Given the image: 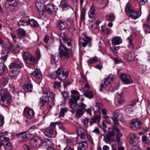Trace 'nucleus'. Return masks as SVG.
<instances>
[{
	"instance_id": "e2e57ef3",
	"label": "nucleus",
	"mask_w": 150,
	"mask_h": 150,
	"mask_svg": "<svg viewBox=\"0 0 150 150\" xmlns=\"http://www.w3.org/2000/svg\"><path fill=\"white\" fill-rule=\"evenodd\" d=\"M107 135L112 139V137L115 136V134L114 132L113 131H112L109 132Z\"/></svg>"
},
{
	"instance_id": "393cba45",
	"label": "nucleus",
	"mask_w": 150,
	"mask_h": 150,
	"mask_svg": "<svg viewBox=\"0 0 150 150\" xmlns=\"http://www.w3.org/2000/svg\"><path fill=\"white\" fill-rule=\"evenodd\" d=\"M112 44L114 45H118L122 42V39L119 37H115L113 38L112 40Z\"/></svg>"
},
{
	"instance_id": "f3484780",
	"label": "nucleus",
	"mask_w": 150,
	"mask_h": 150,
	"mask_svg": "<svg viewBox=\"0 0 150 150\" xmlns=\"http://www.w3.org/2000/svg\"><path fill=\"white\" fill-rule=\"evenodd\" d=\"M55 6L52 3H49L45 6L44 8V11H45L50 14H52L55 11Z\"/></svg>"
},
{
	"instance_id": "ea45409f",
	"label": "nucleus",
	"mask_w": 150,
	"mask_h": 150,
	"mask_svg": "<svg viewBox=\"0 0 150 150\" xmlns=\"http://www.w3.org/2000/svg\"><path fill=\"white\" fill-rule=\"evenodd\" d=\"M6 66L2 63H0V75H1L4 72Z\"/></svg>"
},
{
	"instance_id": "473e14b6",
	"label": "nucleus",
	"mask_w": 150,
	"mask_h": 150,
	"mask_svg": "<svg viewBox=\"0 0 150 150\" xmlns=\"http://www.w3.org/2000/svg\"><path fill=\"white\" fill-rule=\"evenodd\" d=\"M28 24L33 27H38V23L33 19H29L28 21Z\"/></svg>"
},
{
	"instance_id": "774afa93",
	"label": "nucleus",
	"mask_w": 150,
	"mask_h": 150,
	"mask_svg": "<svg viewBox=\"0 0 150 150\" xmlns=\"http://www.w3.org/2000/svg\"><path fill=\"white\" fill-rule=\"evenodd\" d=\"M68 30L69 31L71 32L74 33H76V30L73 25H71V27L69 28Z\"/></svg>"
},
{
	"instance_id": "2eb2a0df",
	"label": "nucleus",
	"mask_w": 150,
	"mask_h": 150,
	"mask_svg": "<svg viewBox=\"0 0 150 150\" xmlns=\"http://www.w3.org/2000/svg\"><path fill=\"white\" fill-rule=\"evenodd\" d=\"M47 137L50 138H54L56 136L57 132L55 130H52L50 128H47L44 132Z\"/></svg>"
},
{
	"instance_id": "c03bdc74",
	"label": "nucleus",
	"mask_w": 150,
	"mask_h": 150,
	"mask_svg": "<svg viewBox=\"0 0 150 150\" xmlns=\"http://www.w3.org/2000/svg\"><path fill=\"white\" fill-rule=\"evenodd\" d=\"M86 11L83 8L81 10V18L82 21H84L85 19Z\"/></svg>"
},
{
	"instance_id": "c756f323",
	"label": "nucleus",
	"mask_w": 150,
	"mask_h": 150,
	"mask_svg": "<svg viewBox=\"0 0 150 150\" xmlns=\"http://www.w3.org/2000/svg\"><path fill=\"white\" fill-rule=\"evenodd\" d=\"M38 126L39 125H32L29 128L28 130L29 131L31 132H34L36 131L37 132L35 133V134H37V132H40V129L38 128Z\"/></svg>"
},
{
	"instance_id": "cd10ccee",
	"label": "nucleus",
	"mask_w": 150,
	"mask_h": 150,
	"mask_svg": "<svg viewBox=\"0 0 150 150\" xmlns=\"http://www.w3.org/2000/svg\"><path fill=\"white\" fill-rule=\"evenodd\" d=\"M135 57L134 53L132 52H129L127 54L126 58L129 61H133Z\"/></svg>"
},
{
	"instance_id": "6e6552de",
	"label": "nucleus",
	"mask_w": 150,
	"mask_h": 150,
	"mask_svg": "<svg viewBox=\"0 0 150 150\" xmlns=\"http://www.w3.org/2000/svg\"><path fill=\"white\" fill-rule=\"evenodd\" d=\"M83 35L85 38H84L81 37L79 38V45L84 47L86 46L87 44L89 47H91L92 44L91 42L92 40L91 38L86 36L84 33H83Z\"/></svg>"
},
{
	"instance_id": "0eeeda50",
	"label": "nucleus",
	"mask_w": 150,
	"mask_h": 150,
	"mask_svg": "<svg viewBox=\"0 0 150 150\" xmlns=\"http://www.w3.org/2000/svg\"><path fill=\"white\" fill-rule=\"evenodd\" d=\"M69 72L67 71H65L62 68H58L56 71V76L61 81L64 80L68 76Z\"/></svg>"
},
{
	"instance_id": "2f4dec72",
	"label": "nucleus",
	"mask_w": 150,
	"mask_h": 150,
	"mask_svg": "<svg viewBox=\"0 0 150 150\" xmlns=\"http://www.w3.org/2000/svg\"><path fill=\"white\" fill-rule=\"evenodd\" d=\"M105 18L108 21L112 22L114 21L115 16L113 13H110L107 14Z\"/></svg>"
},
{
	"instance_id": "412c9836",
	"label": "nucleus",
	"mask_w": 150,
	"mask_h": 150,
	"mask_svg": "<svg viewBox=\"0 0 150 150\" xmlns=\"http://www.w3.org/2000/svg\"><path fill=\"white\" fill-rule=\"evenodd\" d=\"M60 6L62 9L63 10H66L71 8L70 6L68 4L66 0H61L60 2Z\"/></svg>"
},
{
	"instance_id": "69168bd1",
	"label": "nucleus",
	"mask_w": 150,
	"mask_h": 150,
	"mask_svg": "<svg viewBox=\"0 0 150 150\" xmlns=\"http://www.w3.org/2000/svg\"><path fill=\"white\" fill-rule=\"evenodd\" d=\"M4 123V117L0 115V126H2Z\"/></svg>"
},
{
	"instance_id": "bf43d9fd",
	"label": "nucleus",
	"mask_w": 150,
	"mask_h": 150,
	"mask_svg": "<svg viewBox=\"0 0 150 150\" xmlns=\"http://www.w3.org/2000/svg\"><path fill=\"white\" fill-rule=\"evenodd\" d=\"M67 109L66 108H62L61 109L60 114L62 116H63L65 113L67 112Z\"/></svg>"
},
{
	"instance_id": "09e8293b",
	"label": "nucleus",
	"mask_w": 150,
	"mask_h": 150,
	"mask_svg": "<svg viewBox=\"0 0 150 150\" xmlns=\"http://www.w3.org/2000/svg\"><path fill=\"white\" fill-rule=\"evenodd\" d=\"M53 86L54 88L58 89L61 86L60 83L59 82L55 81L53 83Z\"/></svg>"
},
{
	"instance_id": "4d7b16f0",
	"label": "nucleus",
	"mask_w": 150,
	"mask_h": 150,
	"mask_svg": "<svg viewBox=\"0 0 150 150\" xmlns=\"http://www.w3.org/2000/svg\"><path fill=\"white\" fill-rule=\"evenodd\" d=\"M111 139L110 138V137H109L106 135V137H104L103 140L106 143L108 144L110 143V141Z\"/></svg>"
},
{
	"instance_id": "72a5a7b5",
	"label": "nucleus",
	"mask_w": 150,
	"mask_h": 150,
	"mask_svg": "<svg viewBox=\"0 0 150 150\" xmlns=\"http://www.w3.org/2000/svg\"><path fill=\"white\" fill-rule=\"evenodd\" d=\"M23 88L26 92L31 91L33 89V86L32 85L29 83H27L24 85Z\"/></svg>"
},
{
	"instance_id": "603ef678",
	"label": "nucleus",
	"mask_w": 150,
	"mask_h": 150,
	"mask_svg": "<svg viewBox=\"0 0 150 150\" xmlns=\"http://www.w3.org/2000/svg\"><path fill=\"white\" fill-rule=\"evenodd\" d=\"M5 149H7L9 150H11L13 149V146L11 143L9 142L5 146Z\"/></svg>"
},
{
	"instance_id": "37998d69",
	"label": "nucleus",
	"mask_w": 150,
	"mask_h": 150,
	"mask_svg": "<svg viewBox=\"0 0 150 150\" xmlns=\"http://www.w3.org/2000/svg\"><path fill=\"white\" fill-rule=\"evenodd\" d=\"M28 139V138L27 137V135L25 133V134H23V137H22L21 139H20L19 142H26L27 141Z\"/></svg>"
},
{
	"instance_id": "a878e982",
	"label": "nucleus",
	"mask_w": 150,
	"mask_h": 150,
	"mask_svg": "<svg viewBox=\"0 0 150 150\" xmlns=\"http://www.w3.org/2000/svg\"><path fill=\"white\" fill-rule=\"evenodd\" d=\"M16 33L20 38L24 37L26 35L25 31L23 29L19 28L16 30Z\"/></svg>"
},
{
	"instance_id": "49530a36",
	"label": "nucleus",
	"mask_w": 150,
	"mask_h": 150,
	"mask_svg": "<svg viewBox=\"0 0 150 150\" xmlns=\"http://www.w3.org/2000/svg\"><path fill=\"white\" fill-rule=\"evenodd\" d=\"M58 124L57 122H51L50 126L48 128H50V129H52V130H55L54 129L56 127V125Z\"/></svg>"
},
{
	"instance_id": "864d4df0",
	"label": "nucleus",
	"mask_w": 150,
	"mask_h": 150,
	"mask_svg": "<svg viewBox=\"0 0 150 150\" xmlns=\"http://www.w3.org/2000/svg\"><path fill=\"white\" fill-rule=\"evenodd\" d=\"M0 140L1 141H8L10 139L9 138L6 137L4 135H1L0 136Z\"/></svg>"
},
{
	"instance_id": "3c124183",
	"label": "nucleus",
	"mask_w": 150,
	"mask_h": 150,
	"mask_svg": "<svg viewBox=\"0 0 150 150\" xmlns=\"http://www.w3.org/2000/svg\"><path fill=\"white\" fill-rule=\"evenodd\" d=\"M11 91V93H13V94L14 95L16 94L17 95H18L19 96V94H24V93L23 92H18L15 90V89L13 87V88H12Z\"/></svg>"
},
{
	"instance_id": "aec40b11",
	"label": "nucleus",
	"mask_w": 150,
	"mask_h": 150,
	"mask_svg": "<svg viewBox=\"0 0 150 150\" xmlns=\"http://www.w3.org/2000/svg\"><path fill=\"white\" fill-rule=\"evenodd\" d=\"M30 74L35 77L38 79H41L42 78V76L40 70L36 69L33 71Z\"/></svg>"
},
{
	"instance_id": "6ab92c4d",
	"label": "nucleus",
	"mask_w": 150,
	"mask_h": 150,
	"mask_svg": "<svg viewBox=\"0 0 150 150\" xmlns=\"http://www.w3.org/2000/svg\"><path fill=\"white\" fill-rule=\"evenodd\" d=\"M95 6L93 4L90 8L89 11L88 13L89 18H91L92 20L91 21H93L95 19L94 16H93L95 14Z\"/></svg>"
},
{
	"instance_id": "7ed1b4c3",
	"label": "nucleus",
	"mask_w": 150,
	"mask_h": 150,
	"mask_svg": "<svg viewBox=\"0 0 150 150\" xmlns=\"http://www.w3.org/2000/svg\"><path fill=\"white\" fill-rule=\"evenodd\" d=\"M11 99V97L9 96L7 92L4 90L0 91V103L4 106H8Z\"/></svg>"
},
{
	"instance_id": "1a4fd4ad",
	"label": "nucleus",
	"mask_w": 150,
	"mask_h": 150,
	"mask_svg": "<svg viewBox=\"0 0 150 150\" xmlns=\"http://www.w3.org/2000/svg\"><path fill=\"white\" fill-rule=\"evenodd\" d=\"M113 81V78L112 77L108 76L104 79L103 83L100 84L99 90L100 92H103L105 88L108 87L110 85Z\"/></svg>"
},
{
	"instance_id": "f704fd0d",
	"label": "nucleus",
	"mask_w": 150,
	"mask_h": 150,
	"mask_svg": "<svg viewBox=\"0 0 150 150\" xmlns=\"http://www.w3.org/2000/svg\"><path fill=\"white\" fill-rule=\"evenodd\" d=\"M83 95L90 99L93 97V93L91 91H87L84 93Z\"/></svg>"
},
{
	"instance_id": "20e7f679",
	"label": "nucleus",
	"mask_w": 150,
	"mask_h": 150,
	"mask_svg": "<svg viewBox=\"0 0 150 150\" xmlns=\"http://www.w3.org/2000/svg\"><path fill=\"white\" fill-rule=\"evenodd\" d=\"M125 11L127 16H129L133 19H136L138 18L140 16L138 11H136L133 10L131 7V6L129 3H127L126 5L125 8Z\"/></svg>"
},
{
	"instance_id": "5fc2aeb1",
	"label": "nucleus",
	"mask_w": 150,
	"mask_h": 150,
	"mask_svg": "<svg viewBox=\"0 0 150 150\" xmlns=\"http://www.w3.org/2000/svg\"><path fill=\"white\" fill-rule=\"evenodd\" d=\"M119 49V47H112L110 48L111 51L116 53H118Z\"/></svg>"
},
{
	"instance_id": "dca6fc26",
	"label": "nucleus",
	"mask_w": 150,
	"mask_h": 150,
	"mask_svg": "<svg viewBox=\"0 0 150 150\" xmlns=\"http://www.w3.org/2000/svg\"><path fill=\"white\" fill-rule=\"evenodd\" d=\"M141 122L136 119L133 120L130 124V126L132 129L137 130L139 129L140 127Z\"/></svg>"
},
{
	"instance_id": "f03ea898",
	"label": "nucleus",
	"mask_w": 150,
	"mask_h": 150,
	"mask_svg": "<svg viewBox=\"0 0 150 150\" xmlns=\"http://www.w3.org/2000/svg\"><path fill=\"white\" fill-rule=\"evenodd\" d=\"M43 93L47 96H43L40 97L39 103L40 106L42 107L46 104H49L50 107L52 108V106L54 104V94L47 90H43Z\"/></svg>"
},
{
	"instance_id": "0e129e2a",
	"label": "nucleus",
	"mask_w": 150,
	"mask_h": 150,
	"mask_svg": "<svg viewBox=\"0 0 150 150\" xmlns=\"http://www.w3.org/2000/svg\"><path fill=\"white\" fill-rule=\"evenodd\" d=\"M93 132L97 134H100V132L98 128L97 127H95L93 131Z\"/></svg>"
},
{
	"instance_id": "a19ab883",
	"label": "nucleus",
	"mask_w": 150,
	"mask_h": 150,
	"mask_svg": "<svg viewBox=\"0 0 150 150\" xmlns=\"http://www.w3.org/2000/svg\"><path fill=\"white\" fill-rule=\"evenodd\" d=\"M101 31L106 34H109L111 32V30L107 27L102 26Z\"/></svg>"
},
{
	"instance_id": "a211bd4d",
	"label": "nucleus",
	"mask_w": 150,
	"mask_h": 150,
	"mask_svg": "<svg viewBox=\"0 0 150 150\" xmlns=\"http://www.w3.org/2000/svg\"><path fill=\"white\" fill-rule=\"evenodd\" d=\"M23 66V64L18 60L16 61L11 63L9 67L10 68L13 69L14 68L20 69Z\"/></svg>"
},
{
	"instance_id": "680f3d73",
	"label": "nucleus",
	"mask_w": 150,
	"mask_h": 150,
	"mask_svg": "<svg viewBox=\"0 0 150 150\" xmlns=\"http://www.w3.org/2000/svg\"><path fill=\"white\" fill-rule=\"evenodd\" d=\"M0 44L3 48L6 47V44L1 38H0Z\"/></svg>"
},
{
	"instance_id": "5701e85b",
	"label": "nucleus",
	"mask_w": 150,
	"mask_h": 150,
	"mask_svg": "<svg viewBox=\"0 0 150 150\" xmlns=\"http://www.w3.org/2000/svg\"><path fill=\"white\" fill-rule=\"evenodd\" d=\"M128 139L130 143L134 145L136 144L137 136L135 134H130L128 137Z\"/></svg>"
},
{
	"instance_id": "8fccbe9b",
	"label": "nucleus",
	"mask_w": 150,
	"mask_h": 150,
	"mask_svg": "<svg viewBox=\"0 0 150 150\" xmlns=\"http://www.w3.org/2000/svg\"><path fill=\"white\" fill-rule=\"evenodd\" d=\"M111 58L113 60L115 64H120L122 62V60L121 59H119L117 58H114L113 57H111Z\"/></svg>"
},
{
	"instance_id": "ddd939ff",
	"label": "nucleus",
	"mask_w": 150,
	"mask_h": 150,
	"mask_svg": "<svg viewBox=\"0 0 150 150\" xmlns=\"http://www.w3.org/2000/svg\"><path fill=\"white\" fill-rule=\"evenodd\" d=\"M120 78L122 82L125 84H130L132 82L131 77L128 74L125 73L122 74L120 75Z\"/></svg>"
},
{
	"instance_id": "bb28decb",
	"label": "nucleus",
	"mask_w": 150,
	"mask_h": 150,
	"mask_svg": "<svg viewBox=\"0 0 150 150\" xmlns=\"http://www.w3.org/2000/svg\"><path fill=\"white\" fill-rule=\"evenodd\" d=\"M51 142V140L49 139H45L43 140H42L41 144L45 148L47 147L50 145Z\"/></svg>"
},
{
	"instance_id": "b1692460",
	"label": "nucleus",
	"mask_w": 150,
	"mask_h": 150,
	"mask_svg": "<svg viewBox=\"0 0 150 150\" xmlns=\"http://www.w3.org/2000/svg\"><path fill=\"white\" fill-rule=\"evenodd\" d=\"M87 143L85 141H83L78 144L77 149L78 150H85L87 147Z\"/></svg>"
},
{
	"instance_id": "7c9ffc66",
	"label": "nucleus",
	"mask_w": 150,
	"mask_h": 150,
	"mask_svg": "<svg viewBox=\"0 0 150 150\" xmlns=\"http://www.w3.org/2000/svg\"><path fill=\"white\" fill-rule=\"evenodd\" d=\"M57 27L59 29L63 30L67 27V25L64 22L60 21L58 23Z\"/></svg>"
},
{
	"instance_id": "9b49d317",
	"label": "nucleus",
	"mask_w": 150,
	"mask_h": 150,
	"mask_svg": "<svg viewBox=\"0 0 150 150\" xmlns=\"http://www.w3.org/2000/svg\"><path fill=\"white\" fill-rule=\"evenodd\" d=\"M77 131L78 133V137H80L81 139L86 141L88 139V137L86 131L81 127L78 128Z\"/></svg>"
},
{
	"instance_id": "c85d7f7f",
	"label": "nucleus",
	"mask_w": 150,
	"mask_h": 150,
	"mask_svg": "<svg viewBox=\"0 0 150 150\" xmlns=\"http://www.w3.org/2000/svg\"><path fill=\"white\" fill-rule=\"evenodd\" d=\"M25 62L29 65H33L35 64V58L34 56L31 55Z\"/></svg>"
},
{
	"instance_id": "4468645a",
	"label": "nucleus",
	"mask_w": 150,
	"mask_h": 150,
	"mask_svg": "<svg viewBox=\"0 0 150 150\" xmlns=\"http://www.w3.org/2000/svg\"><path fill=\"white\" fill-rule=\"evenodd\" d=\"M42 142V139L37 137H34L30 140V143L31 146L34 147L39 146Z\"/></svg>"
},
{
	"instance_id": "4c0bfd02",
	"label": "nucleus",
	"mask_w": 150,
	"mask_h": 150,
	"mask_svg": "<svg viewBox=\"0 0 150 150\" xmlns=\"http://www.w3.org/2000/svg\"><path fill=\"white\" fill-rule=\"evenodd\" d=\"M22 57L23 60L25 62L31 55L28 52H24L22 54Z\"/></svg>"
},
{
	"instance_id": "9d476101",
	"label": "nucleus",
	"mask_w": 150,
	"mask_h": 150,
	"mask_svg": "<svg viewBox=\"0 0 150 150\" xmlns=\"http://www.w3.org/2000/svg\"><path fill=\"white\" fill-rule=\"evenodd\" d=\"M17 3L15 0H7L5 4V6L7 9L12 11L17 8Z\"/></svg>"
},
{
	"instance_id": "a18cd8bd",
	"label": "nucleus",
	"mask_w": 150,
	"mask_h": 150,
	"mask_svg": "<svg viewBox=\"0 0 150 150\" xmlns=\"http://www.w3.org/2000/svg\"><path fill=\"white\" fill-rule=\"evenodd\" d=\"M19 26H26L28 25V21L26 22L24 20H20L18 22Z\"/></svg>"
},
{
	"instance_id": "de8ad7c7",
	"label": "nucleus",
	"mask_w": 150,
	"mask_h": 150,
	"mask_svg": "<svg viewBox=\"0 0 150 150\" xmlns=\"http://www.w3.org/2000/svg\"><path fill=\"white\" fill-rule=\"evenodd\" d=\"M102 113L103 117L105 119H107L109 117V116L107 115V110L105 109H102Z\"/></svg>"
},
{
	"instance_id": "79ce46f5",
	"label": "nucleus",
	"mask_w": 150,
	"mask_h": 150,
	"mask_svg": "<svg viewBox=\"0 0 150 150\" xmlns=\"http://www.w3.org/2000/svg\"><path fill=\"white\" fill-rule=\"evenodd\" d=\"M127 40L129 44L128 45V47L129 48H132L133 47L132 41V37L131 36H129L127 38Z\"/></svg>"
},
{
	"instance_id": "6e6d98bb",
	"label": "nucleus",
	"mask_w": 150,
	"mask_h": 150,
	"mask_svg": "<svg viewBox=\"0 0 150 150\" xmlns=\"http://www.w3.org/2000/svg\"><path fill=\"white\" fill-rule=\"evenodd\" d=\"M25 132H23L16 134V136L18 138V141H19L20 139H21L22 137H23V134H25Z\"/></svg>"
},
{
	"instance_id": "c9c22d12",
	"label": "nucleus",
	"mask_w": 150,
	"mask_h": 150,
	"mask_svg": "<svg viewBox=\"0 0 150 150\" xmlns=\"http://www.w3.org/2000/svg\"><path fill=\"white\" fill-rule=\"evenodd\" d=\"M19 73L18 70L16 69L12 70L9 72V75L11 77H15L17 76Z\"/></svg>"
},
{
	"instance_id": "13d9d810",
	"label": "nucleus",
	"mask_w": 150,
	"mask_h": 150,
	"mask_svg": "<svg viewBox=\"0 0 150 150\" xmlns=\"http://www.w3.org/2000/svg\"><path fill=\"white\" fill-rule=\"evenodd\" d=\"M36 55L37 60L40 59L41 57V54L40 51L38 49H37L36 50Z\"/></svg>"
},
{
	"instance_id": "58836bf2",
	"label": "nucleus",
	"mask_w": 150,
	"mask_h": 150,
	"mask_svg": "<svg viewBox=\"0 0 150 150\" xmlns=\"http://www.w3.org/2000/svg\"><path fill=\"white\" fill-rule=\"evenodd\" d=\"M143 28L146 33H150V25L144 23L143 24Z\"/></svg>"
},
{
	"instance_id": "f8f14e48",
	"label": "nucleus",
	"mask_w": 150,
	"mask_h": 150,
	"mask_svg": "<svg viewBox=\"0 0 150 150\" xmlns=\"http://www.w3.org/2000/svg\"><path fill=\"white\" fill-rule=\"evenodd\" d=\"M23 112L25 116L28 119H32L34 116L35 112L33 110L30 108L25 107L24 109Z\"/></svg>"
},
{
	"instance_id": "052dcab7",
	"label": "nucleus",
	"mask_w": 150,
	"mask_h": 150,
	"mask_svg": "<svg viewBox=\"0 0 150 150\" xmlns=\"http://www.w3.org/2000/svg\"><path fill=\"white\" fill-rule=\"evenodd\" d=\"M116 141L118 144L121 145L122 144L120 137H119V134H116Z\"/></svg>"
},
{
	"instance_id": "423d86ee",
	"label": "nucleus",
	"mask_w": 150,
	"mask_h": 150,
	"mask_svg": "<svg viewBox=\"0 0 150 150\" xmlns=\"http://www.w3.org/2000/svg\"><path fill=\"white\" fill-rule=\"evenodd\" d=\"M71 98L69 99V104L70 107L72 108L73 105L75 106L77 101L80 98L81 96L79 93L77 91L73 90L71 91Z\"/></svg>"
},
{
	"instance_id": "e433bc0d",
	"label": "nucleus",
	"mask_w": 150,
	"mask_h": 150,
	"mask_svg": "<svg viewBox=\"0 0 150 150\" xmlns=\"http://www.w3.org/2000/svg\"><path fill=\"white\" fill-rule=\"evenodd\" d=\"M99 61L98 58L96 57H94L92 58L89 59L88 61L89 65L93 64Z\"/></svg>"
},
{
	"instance_id": "338daca9",
	"label": "nucleus",
	"mask_w": 150,
	"mask_h": 150,
	"mask_svg": "<svg viewBox=\"0 0 150 150\" xmlns=\"http://www.w3.org/2000/svg\"><path fill=\"white\" fill-rule=\"evenodd\" d=\"M66 143L68 145H73V140L70 139H68L66 140Z\"/></svg>"
},
{
	"instance_id": "4be33fe9",
	"label": "nucleus",
	"mask_w": 150,
	"mask_h": 150,
	"mask_svg": "<svg viewBox=\"0 0 150 150\" xmlns=\"http://www.w3.org/2000/svg\"><path fill=\"white\" fill-rule=\"evenodd\" d=\"M35 6L40 14L42 15L44 11V8L43 7V4L36 2Z\"/></svg>"
},
{
	"instance_id": "39448f33",
	"label": "nucleus",
	"mask_w": 150,
	"mask_h": 150,
	"mask_svg": "<svg viewBox=\"0 0 150 150\" xmlns=\"http://www.w3.org/2000/svg\"><path fill=\"white\" fill-rule=\"evenodd\" d=\"M77 108L75 110V117L80 118L85 111L87 105L83 102H81L77 104Z\"/></svg>"
},
{
	"instance_id": "f257e3e1",
	"label": "nucleus",
	"mask_w": 150,
	"mask_h": 150,
	"mask_svg": "<svg viewBox=\"0 0 150 150\" xmlns=\"http://www.w3.org/2000/svg\"><path fill=\"white\" fill-rule=\"evenodd\" d=\"M60 39V44L59 48V57L62 60H67L70 56H73L71 50L68 49L63 45L61 40L62 39L68 46L71 45V40L69 38L67 35L64 33H61Z\"/></svg>"
}]
</instances>
